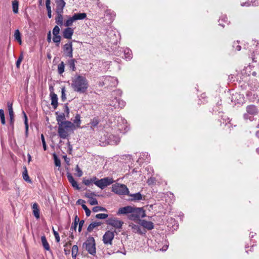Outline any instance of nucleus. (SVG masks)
<instances>
[{"label":"nucleus","mask_w":259,"mask_h":259,"mask_svg":"<svg viewBox=\"0 0 259 259\" xmlns=\"http://www.w3.org/2000/svg\"><path fill=\"white\" fill-rule=\"evenodd\" d=\"M71 86L74 91L84 93L89 87L88 81L84 76L76 74L72 79Z\"/></svg>","instance_id":"1"},{"label":"nucleus","mask_w":259,"mask_h":259,"mask_svg":"<svg viewBox=\"0 0 259 259\" xmlns=\"http://www.w3.org/2000/svg\"><path fill=\"white\" fill-rule=\"evenodd\" d=\"M74 128V125L69 121H65L64 124L58 126V133L59 136L63 139H66L68 136V131L69 130H72Z\"/></svg>","instance_id":"2"},{"label":"nucleus","mask_w":259,"mask_h":259,"mask_svg":"<svg viewBox=\"0 0 259 259\" xmlns=\"http://www.w3.org/2000/svg\"><path fill=\"white\" fill-rule=\"evenodd\" d=\"M83 248H85L88 252L92 254L95 255L96 253L95 239L93 237H89L86 241L83 244Z\"/></svg>","instance_id":"3"},{"label":"nucleus","mask_w":259,"mask_h":259,"mask_svg":"<svg viewBox=\"0 0 259 259\" xmlns=\"http://www.w3.org/2000/svg\"><path fill=\"white\" fill-rule=\"evenodd\" d=\"M146 216L145 212L142 208H135L133 207V211L129 215V218L132 220H137L140 218H143Z\"/></svg>","instance_id":"4"},{"label":"nucleus","mask_w":259,"mask_h":259,"mask_svg":"<svg viewBox=\"0 0 259 259\" xmlns=\"http://www.w3.org/2000/svg\"><path fill=\"white\" fill-rule=\"evenodd\" d=\"M112 191L119 195H128V189L124 184H116L112 186Z\"/></svg>","instance_id":"5"},{"label":"nucleus","mask_w":259,"mask_h":259,"mask_svg":"<svg viewBox=\"0 0 259 259\" xmlns=\"http://www.w3.org/2000/svg\"><path fill=\"white\" fill-rule=\"evenodd\" d=\"M113 182L114 181L112 178L106 177L96 182L95 185L101 189H104L106 187L111 185Z\"/></svg>","instance_id":"6"},{"label":"nucleus","mask_w":259,"mask_h":259,"mask_svg":"<svg viewBox=\"0 0 259 259\" xmlns=\"http://www.w3.org/2000/svg\"><path fill=\"white\" fill-rule=\"evenodd\" d=\"M106 224L115 229H121L123 224V222L119 220L116 218H111L106 220Z\"/></svg>","instance_id":"7"},{"label":"nucleus","mask_w":259,"mask_h":259,"mask_svg":"<svg viewBox=\"0 0 259 259\" xmlns=\"http://www.w3.org/2000/svg\"><path fill=\"white\" fill-rule=\"evenodd\" d=\"M114 237L113 231H107L103 237V241L106 245H112V240Z\"/></svg>","instance_id":"8"},{"label":"nucleus","mask_w":259,"mask_h":259,"mask_svg":"<svg viewBox=\"0 0 259 259\" xmlns=\"http://www.w3.org/2000/svg\"><path fill=\"white\" fill-rule=\"evenodd\" d=\"M63 51L65 57L72 58L73 57V47L72 42L65 44L63 47Z\"/></svg>","instance_id":"9"},{"label":"nucleus","mask_w":259,"mask_h":259,"mask_svg":"<svg viewBox=\"0 0 259 259\" xmlns=\"http://www.w3.org/2000/svg\"><path fill=\"white\" fill-rule=\"evenodd\" d=\"M7 106L8 107L9 114L10 116V125L12 130L14 127V113L13 109V104L10 102L7 103Z\"/></svg>","instance_id":"10"},{"label":"nucleus","mask_w":259,"mask_h":259,"mask_svg":"<svg viewBox=\"0 0 259 259\" xmlns=\"http://www.w3.org/2000/svg\"><path fill=\"white\" fill-rule=\"evenodd\" d=\"M246 112L247 113L244 114V117L245 119H248V114L254 115L257 114L258 113V109L257 107L254 105H250L246 107Z\"/></svg>","instance_id":"11"},{"label":"nucleus","mask_w":259,"mask_h":259,"mask_svg":"<svg viewBox=\"0 0 259 259\" xmlns=\"http://www.w3.org/2000/svg\"><path fill=\"white\" fill-rule=\"evenodd\" d=\"M133 211V207L131 206H126L125 207H121L118 209L117 213L118 215L120 214H127L128 213H131Z\"/></svg>","instance_id":"12"},{"label":"nucleus","mask_w":259,"mask_h":259,"mask_svg":"<svg viewBox=\"0 0 259 259\" xmlns=\"http://www.w3.org/2000/svg\"><path fill=\"white\" fill-rule=\"evenodd\" d=\"M56 8L55 12H63L66 3L64 0H55Z\"/></svg>","instance_id":"13"},{"label":"nucleus","mask_w":259,"mask_h":259,"mask_svg":"<svg viewBox=\"0 0 259 259\" xmlns=\"http://www.w3.org/2000/svg\"><path fill=\"white\" fill-rule=\"evenodd\" d=\"M140 224L148 230H151L154 228V224L150 221H147L145 220H140Z\"/></svg>","instance_id":"14"},{"label":"nucleus","mask_w":259,"mask_h":259,"mask_svg":"<svg viewBox=\"0 0 259 259\" xmlns=\"http://www.w3.org/2000/svg\"><path fill=\"white\" fill-rule=\"evenodd\" d=\"M73 32V29L72 28L67 27L63 30V36L65 38L71 39Z\"/></svg>","instance_id":"15"},{"label":"nucleus","mask_w":259,"mask_h":259,"mask_svg":"<svg viewBox=\"0 0 259 259\" xmlns=\"http://www.w3.org/2000/svg\"><path fill=\"white\" fill-rule=\"evenodd\" d=\"M50 96L51 97V105L53 106V108L55 109L57 108L58 106V97L56 94L54 92H51L50 94Z\"/></svg>","instance_id":"16"},{"label":"nucleus","mask_w":259,"mask_h":259,"mask_svg":"<svg viewBox=\"0 0 259 259\" xmlns=\"http://www.w3.org/2000/svg\"><path fill=\"white\" fill-rule=\"evenodd\" d=\"M63 12H56L57 16L55 18V22L60 26H62L63 25Z\"/></svg>","instance_id":"17"},{"label":"nucleus","mask_w":259,"mask_h":259,"mask_svg":"<svg viewBox=\"0 0 259 259\" xmlns=\"http://www.w3.org/2000/svg\"><path fill=\"white\" fill-rule=\"evenodd\" d=\"M67 177L68 181L71 184L72 186L76 189L79 190V187H78L77 182L74 180L72 176L70 174L67 173Z\"/></svg>","instance_id":"18"},{"label":"nucleus","mask_w":259,"mask_h":259,"mask_svg":"<svg viewBox=\"0 0 259 259\" xmlns=\"http://www.w3.org/2000/svg\"><path fill=\"white\" fill-rule=\"evenodd\" d=\"M56 114L57 115L56 120L58 122V125L64 124L65 121H63L65 119V116L64 113H61L58 114V112H56Z\"/></svg>","instance_id":"19"},{"label":"nucleus","mask_w":259,"mask_h":259,"mask_svg":"<svg viewBox=\"0 0 259 259\" xmlns=\"http://www.w3.org/2000/svg\"><path fill=\"white\" fill-rule=\"evenodd\" d=\"M72 16L75 21L77 20H82L86 18L87 14L85 13H74Z\"/></svg>","instance_id":"20"},{"label":"nucleus","mask_w":259,"mask_h":259,"mask_svg":"<svg viewBox=\"0 0 259 259\" xmlns=\"http://www.w3.org/2000/svg\"><path fill=\"white\" fill-rule=\"evenodd\" d=\"M109 140L110 144L117 145L119 143L120 139L118 136L111 135L109 136Z\"/></svg>","instance_id":"21"},{"label":"nucleus","mask_w":259,"mask_h":259,"mask_svg":"<svg viewBox=\"0 0 259 259\" xmlns=\"http://www.w3.org/2000/svg\"><path fill=\"white\" fill-rule=\"evenodd\" d=\"M75 63H76V60L74 59H69L67 62V64L70 69L73 71H75L76 70Z\"/></svg>","instance_id":"22"},{"label":"nucleus","mask_w":259,"mask_h":259,"mask_svg":"<svg viewBox=\"0 0 259 259\" xmlns=\"http://www.w3.org/2000/svg\"><path fill=\"white\" fill-rule=\"evenodd\" d=\"M33 214L36 219H39V210L38 208V204L35 203L32 205Z\"/></svg>","instance_id":"23"},{"label":"nucleus","mask_w":259,"mask_h":259,"mask_svg":"<svg viewBox=\"0 0 259 259\" xmlns=\"http://www.w3.org/2000/svg\"><path fill=\"white\" fill-rule=\"evenodd\" d=\"M129 227H131L133 232L134 233H137L139 234H142L143 233L141 231V227L138 225H135L134 224H131L129 225Z\"/></svg>","instance_id":"24"},{"label":"nucleus","mask_w":259,"mask_h":259,"mask_svg":"<svg viewBox=\"0 0 259 259\" xmlns=\"http://www.w3.org/2000/svg\"><path fill=\"white\" fill-rule=\"evenodd\" d=\"M41 241L44 248L47 250H50V245L47 240L45 236H42L41 237Z\"/></svg>","instance_id":"25"},{"label":"nucleus","mask_w":259,"mask_h":259,"mask_svg":"<svg viewBox=\"0 0 259 259\" xmlns=\"http://www.w3.org/2000/svg\"><path fill=\"white\" fill-rule=\"evenodd\" d=\"M13 11L15 14L18 13L19 2L17 0H14L12 2Z\"/></svg>","instance_id":"26"},{"label":"nucleus","mask_w":259,"mask_h":259,"mask_svg":"<svg viewBox=\"0 0 259 259\" xmlns=\"http://www.w3.org/2000/svg\"><path fill=\"white\" fill-rule=\"evenodd\" d=\"M23 169H24V171L23 172V179L27 182L31 183V181L29 177L28 176L26 167V166L24 167Z\"/></svg>","instance_id":"27"},{"label":"nucleus","mask_w":259,"mask_h":259,"mask_svg":"<svg viewBox=\"0 0 259 259\" xmlns=\"http://www.w3.org/2000/svg\"><path fill=\"white\" fill-rule=\"evenodd\" d=\"M101 225V222H93L88 226L87 230L89 232H92L95 228L98 227Z\"/></svg>","instance_id":"28"},{"label":"nucleus","mask_w":259,"mask_h":259,"mask_svg":"<svg viewBox=\"0 0 259 259\" xmlns=\"http://www.w3.org/2000/svg\"><path fill=\"white\" fill-rule=\"evenodd\" d=\"M128 195L132 197V200L137 201L142 199V195L139 192L133 194H128Z\"/></svg>","instance_id":"29"},{"label":"nucleus","mask_w":259,"mask_h":259,"mask_svg":"<svg viewBox=\"0 0 259 259\" xmlns=\"http://www.w3.org/2000/svg\"><path fill=\"white\" fill-rule=\"evenodd\" d=\"M114 100H116V103L115 104H110V105L114 106L115 108L117 107H122V106H124V103L122 101H118V100L115 98Z\"/></svg>","instance_id":"30"},{"label":"nucleus","mask_w":259,"mask_h":259,"mask_svg":"<svg viewBox=\"0 0 259 259\" xmlns=\"http://www.w3.org/2000/svg\"><path fill=\"white\" fill-rule=\"evenodd\" d=\"M14 37L15 39L18 41L20 44H21L22 40H21V33L18 29H17L15 31L14 33Z\"/></svg>","instance_id":"31"},{"label":"nucleus","mask_w":259,"mask_h":259,"mask_svg":"<svg viewBox=\"0 0 259 259\" xmlns=\"http://www.w3.org/2000/svg\"><path fill=\"white\" fill-rule=\"evenodd\" d=\"M78 246L76 245H74L72 248V256L73 258L75 259L78 253Z\"/></svg>","instance_id":"32"},{"label":"nucleus","mask_w":259,"mask_h":259,"mask_svg":"<svg viewBox=\"0 0 259 259\" xmlns=\"http://www.w3.org/2000/svg\"><path fill=\"white\" fill-rule=\"evenodd\" d=\"M75 21L73 19V16L69 17L65 22L64 25L67 27H70L72 26V23Z\"/></svg>","instance_id":"33"},{"label":"nucleus","mask_w":259,"mask_h":259,"mask_svg":"<svg viewBox=\"0 0 259 259\" xmlns=\"http://www.w3.org/2000/svg\"><path fill=\"white\" fill-rule=\"evenodd\" d=\"M65 64L63 62H61L58 65V72L59 74H61L64 72Z\"/></svg>","instance_id":"34"},{"label":"nucleus","mask_w":259,"mask_h":259,"mask_svg":"<svg viewBox=\"0 0 259 259\" xmlns=\"http://www.w3.org/2000/svg\"><path fill=\"white\" fill-rule=\"evenodd\" d=\"M124 56H125V58L130 60L132 58V52L128 49H125V50L124 51Z\"/></svg>","instance_id":"35"},{"label":"nucleus","mask_w":259,"mask_h":259,"mask_svg":"<svg viewBox=\"0 0 259 259\" xmlns=\"http://www.w3.org/2000/svg\"><path fill=\"white\" fill-rule=\"evenodd\" d=\"M53 40L54 42L57 43L56 45L58 47L61 40V36L59 35H54Z\"/></svg>","instance_id":"36"},{"label":"nucleus","mask_w":259,"mask_h":259,"mask_svg":"<svg viewBox=\"0 0 259 259\" xmlns=\"http://www.w3.org/2000/svg\"><path fill=\"white\" fill-rule=\"evenodd\" d=\"M108 215L106 213H98L95 216L96 218L98 219H107Z\"/></svg>","instance_id":"37"},{"label":"nucleus","mask_w":259,"mask_h":259,"mask_svg":"<svg viewBox=\"0 0 259 259\" xmlns=\"http://www.w3.org/2000/svg\"><path fill=\"white\" fill-rule=\"evenodd\" d=\"M93 211L94 212H98L99 211H107V209L105 207L102 206H95L93 207Z\"/></svg>","instance_id":"38"},{"label":"nucleus","mask_w":259,"mask_h":259,"mask_svg":"<svg viewBox=\"0 0 259 259\" xmlns=\"http://www.w3.org/2000/svg\"><path fill=\"white\" fill-rule=\"evenodd\" d=\"M82 208L84 210L85 212L86 215L87 217H89L91 214V210L88 208V207L84 204H81Z\"/></svg>","instance_id":"39"},{"label":"nucleus","mask_w":259,"mask_h":259,"mask_svg":"<svg viewBox=\"0 0 259 259\" xmlns=\"http://www.w3.org/2000/svg\"><path fill=\"white\" fill-rule=\"evenodd\" d=\"M55 164L56 166H60L61 165V162L59 158H58L57 155L55 154H54L53 155Z\"/></svg>","instance_id":"40"},{"label":"nucleus","mask_w":259,"mask_h":259,"mask_svg":"<svg viewBox=\"0 0 259 259\" xmlns=\"http://www.w3.org/2000/svg\"><path fill=\"white\" fill-rule=\"evenodd\" d=\"M59 32H60V28H59V26H58L57 25H56L53 29V35H59Z\"/></svg>","instance_id":"41"},{"label":"nucleus","mask_w":259,"mask_h":259,"mask_svg":"<svg viewBox=\"0 0 259 259\" xmlns=\"http://www.w3.org/2000/svg\"><path fill=\"white\" fill-rule=\"evenodd\" d=\"M23 59V54H21L16 62V66L17 68H19L20 64Z\"/></svg>","instance_id":"42"},{"label":"nucleus","mask_w":259,"mask_h":259,"mask_svg":"<svg viewBox=\"0 0 259 259\" xmlns=\"http://www.w3.org/2000/svg\"><path fill=\"white\" fill-rule=\"evenodd\" d=\"M65 91H66V90H65V87H63L61 89V100L63 101H64L66 99V95H65Z\"/></svg>","instance_id":"43"},{"label":"nucleus","mask_w":259,"mask_h":259,"mask_svg":"<svg viewBox=\"0 0 259 259\" xmlns=\"http://www.w3.org/2000/svg\"><path fill=\"white\" fill-rule=\"evenodd\" d=\"M74 123H76L77 125V126H79V124L80 123V115L79 114H76L75 119L74 120Z\"/></svg>","instance_id":"44"},{"label":"nucleus","mask_w":259,"mask_h":259,"mask_svg":"<svg viewBox=\"0 0 259 259\" xmlns=\"http://www.w3.org/2000/svg\"><path fill=\"white\" fill-rule=\"evenodd\" d=\"M250 94L251 95V97L249 99V101L250 102H254V100L257 98V95L255 94H252L251 93H249L247 94V96H249Z\"/></svg>","instance_id":"45"},{"label":"nucleus","mask_w":259,"mask_h":259,"mask_svg":"<svg viewBox=\"0 0 259 259\" xmlns=\"http://www.w3.org/2000/svg\"><path fill=\"white\" fill-rule=\"evenodd\" d=\"M53 232L55 237V239L57 242L60 241V236L59 233L56 231L53 228Z\"/></svg>","instance_id":"46"},{"label":"nucleus","mask_w":259,"mask_h":259,"mask_svg":"<svg viewBox=\"0 0 259 259\" xmlns=\"http://www.w3.org/2000/svg\"><path fill=\"white\" fill-rule=\"evenodd\" d=\"M51 1L50 0H46V8L48 12H52L51 11Z\"/></svg>","instance_id":"47"},{"label":"nucleus","mask_w":259,"mask_h":259,"mask_svg":"<svg viewBox=\"0 0 259 259\" xmlns=\"http://www.w3.org/2000/svg\"><path fill=\"white\" fill-rule=\"evenodd\" d=\"M51 1L50 0H46V8L48 12H52L51 11Z\"/></svg>","instance_id":"48"},{"label":"nucleus","mask_w":259,"mask_h":259,"mask_svg":"<svg viewBox=\"0 0 259 259\" xmlns=\"http://www.w3.org/2000/svg\"><path fill=\"white\" fill-rule=\"evenodd\" d=\"M89 201L90 204L92 205H97L98 204L97 200L95 198L90 199Z\"/></svg>","instance_id":"49"},{"label":"nucleus","mask_w":259,"mask_h":259,"mask_svg":"<svg viewBox=\"0 0 259 259\" xmlns=\"http://www.w3.org/2000/svg\"><path fill=\"white\" fill-rule=\"evenodd\" d=\"M94 196H96L94 192L86 193L85 194V196L90 199L93 198Z\"/></svg>","instance_id":"50"},{"label":"nucleus","mask_w":259,"mask_h":259,"mask_svg":"<svg viewBox=\"0 0 259 259\" xmlns=\"http://www.w3.org/2000/svg\"><path fill=\"white\" fill-rule=\"evenodd\" d=\"M83 183L86 186H89L90 184L93 183V181L90 179H84L83 180Z\"/></svg>","instance_id":"51"},{"label":"nucleus","mask_w":259,"mask_h":259,"mask_svg":"<svg viewBox=\"0 0 259 259\" xmlns=\"http://www.w3.org/2000/svg\"><path fill=\"white\" fill-rule=\"evenodd\" d=\"M76 171L77 172V176L80 177L82 175V171L79 167L78 165H77L76 166Z\"/></svg>","instance_id":"52"},{"label":"nucleus","mask_w":259,"mask_h":259,"mask_svg":"<svg viewBox=\"0 0 259 259\" xmlns=\"http://www.w3.org/2000/svg\"><path fill=\"white\" fill-rule=\"evenodd\" d=\"M64 111L66 113L67 116L68 117L69 109L66 104L64 106Z\"/></svg>","instance_id":"53"},{"label":"nucleus","mask_w":259,"mask_h":259,"mask_svg":"<svg viewBox=\"0 0 259 259\" xmlns=\"http://www.w3.org/2000/svg\"><path fill=\"white\" fill-rule=\"evenodd\" d=\"M107 80H111L112 81H114V85H116V84H117V81L116 80V78H114V77H108L105 81H106Z\"/></svg>","instance_id":"54"},{"label":"nucleus","mask_w":259,"mask_h":259,"mask_svg":"<svg viewBox=\"0 0 259 259\" xmlns=\"http://www.w3.org/2000/svg\"><path fill=\"white\" fill-rule=\"evenodd\" d=\"M84 223V221L83 220H81L79 223V227H78V231L80 232L82 229V227Z\"/></svg>","instance_id":"55"},{"label":"nucleus","mask_w":259,"mask_h":259,"mask_svg":"<svg viewBox=\"0 0 259 259\" xmlns=\"http://www.w3.org/2000/svg\"><path fill=\"white\" fill-rule=\"evenodd\" d=\"M99 123V121L97 119H94L91 122V125L92 126H96Z\"/></svg>","instance_id":"56"},{"label":"nucleus","mask_w":259,"mask_h":259,"mask_svg":"<svg viewBox=\"0 0 259 259\" xmlns=\"http://www.w3.org/2000/svg\"><path fill=\"white\" fill-rule=\"evenodd\" d=\"M77 225L78 224H77L76 223H73L72 224L70 230H73L74 231H76Z\"/></svg>","instance_id":"57"},{"label":"nucleus","mask_w":259,"mask_h":259,"mask_svg":"<svg viewBox=\"0 0 259 259\" xmlns=\"http://www.w3.org/2000/svg\"><path fill=\"white\" fill-rule=\"evenodd\" d=\"M23 113L24 114V119H25V121H24L25 125H28V119H27V115H26V113L24 112V111L23 112Z\"/></svg>","instance_id":"58"},{"label":"nucleus","mask_w":259,"mask_h":259,"mask_svg":"<svg viewBox=\"0 0 259 259\" xmlns=\"http://www.w3.org/2000/svg\"><path fill=\"white\" fill-rule=\"evenodd\" d=\"M0 118H1V119L5 118V113H4V111L3 109H0Z\"/></svg>","instance_id":"59"},{"label":"nucleus","mask_w":259,"mask_h":259,"mask_svg":"<svg viewBox=\"0 0 259 259\" xmlns=\"http://www.w3.org/2000/svg\"><path fill=\"white\" fill-rule=\"evenodd\" d=\"M154 183V179L153 178H150L147 180V183L149 185L152 184Z\"/></svg>","instance_id":"60"},{"label":"nucleus","mask_w":259,"mask_h":259,"mask_svg":"<svg viewBox=\"0 0 259 259\" xmlns=\"http://www.w3.org/2000/svg\"><path fill=\"white\" fill-rule=\"evenodd\" d=\"M233 47L234 49H235L237 51H240L241 49V47L239 45H235V44H234Z\"/></svg>","instance_id":"61"},{"label":"nucleus","mask_w":259,"mask_h":259,"mask_svg":"<svg viewBox=\"0 0 259 259\" xmlns=\"http://www.w3.org/2000/svg\"><path fill=\"white\" fill-rule=\"evenodd\" d=\"M47 41L49 42H50L51 41V31H49V33H48V35H47Z\"/></svg>","instance_id":"62"},{"label":"nucleus","mask_w":259,"mask_h":259,"mask_svg":"<svg viewBox=\"0 0 259 259\" xmlns=\"http://www.w3.org/2000/svg\"><path fill=\"white\" fill-rule=\"evenodd\" d=\"M76 223L77 224H78V223H79V218H78L77 215H76L75 217V218H74V222L73 223Z\"/></svg>","instance_id":"63"},{"label":"nucleus","mask_w":259,"mask_h":259,"mask_svg":"<svg viewBox=\"0 0 259 259\" xmlns=\"http://www.w3.org/2000/svg\"><path fill=\"white\" fill-rule=\"evenodd\" d=\"M92 180V181H93V183H94L95 184L96 182L99 181L96 177H94L93 178L91 179Z\"/></svg>","instance_id":"64"}]
</instances>
